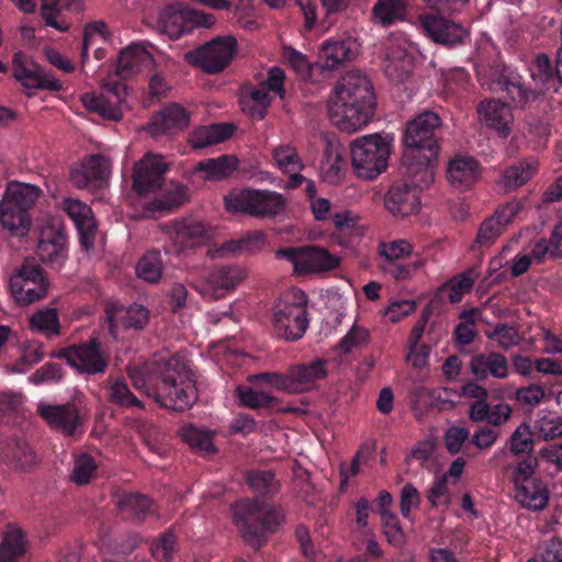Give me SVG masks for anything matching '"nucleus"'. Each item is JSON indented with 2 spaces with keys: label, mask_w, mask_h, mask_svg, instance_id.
I'll return each instance as SVG.
<instances>
[{
  "label": "nucleus",
  "mask_w": 562,
  "mask_h": 562,
  "mask_svg": "<svg viewBox=\"0 0 562 562\" xmlns=\"http://www.w3.org/2000/svg\"><path fill=\"white\" fill-rule=\"evenodd\" d=\"M126 371L134 387L143 390L164 408L183 412L198 400L196 387L180 356L161 357L143 366L128 367Z\"/></svg>",
  "instance_id": "f257e3e1"
},
{
  "label": "nucleus",
  "mask_w": 562,
  "mask_h": 562,
  "mask_svg": "<svg viewBox=\"0 0 562 562\" xmlns=\"http://www.w3.org/2000/svg\"><path fill=\"white\" fill-rule=\"evenodd\" d=\"M375 108L376 98L369 78L351 71L337 81L328 101V115L340 131L353 133L372 120Z\"/></svg>",
  "instance_id": "f03ea898"
},
{
  "label": "nucleus",
  "mask_w": 562,
  "mask_h": 562,
  "mask_svg": "<svg viewBox=\"0 0 562 562\" xmlns=\"http://www.w3.org/2000/svg\"><path fill=\"white\" fill-rule=\"evenodd\" d=\"M169 170V165L164 156L147 153L134 165L133 168V189L142 195L146 193L159 192L150 201H145L142 205L147 214L171 212L177 210L188 200V188L180 182H170L164 189L165 175Z\"/></svg>",
  "instance_id": "7ed1b4c3"
},
{
  "label": "nucleus",
  "mask_w": 562,
  "mask_h": 562,
  "mask_svg": "<svg viewBox=\"0 0 562 562\" xmlns=\"http://www.w3.org/2000/svg\"><path fill=\"white\" fill-rule=\"evenodd\" d=\"M233 522L243 540L255 550L263 547L268 537L276 533L284 522L280 506L261 501L259 497L243 498L233 507Z\"/></svg>",
  "instance_id": "20e7f679"
},
{
  "label": "nucleus",
  "mask_w": 562,
  "mask_h": 562,
  "mask_svg": "<svg viewBox=\"0 0 562 562\" xmlns=\"http://www.w3.org/2000/svg\"><path fill=\"white\" fill-rule=\"evenodd\" d=\"M440 116L425 111L407 122L403 135L402 165L435 170L439 154Z\"/></svg>",
  "instance_id": "39448f33"
},
{
  "label": "nucleus",
  "mask_w": 562,
  "mask_h": 562,
  "mask_svg": "<svg viewBox=\"0 0 562 562\" xmlns=\"http://www.w3.org/2000/svg\"><path fill=\"white\" fill-rule=\"evenodd\" d=\"M400 172L403 179L391 186L384 204L394 216L405 217L419 211L420 192L432 183L434 171L401 164Z\"/></svg>",
  "instance_id": "423d86ee"
},
{
  "label": "nucleus",
  "mask_w": 562,
  "mask_h": 562,
  "mask_svg": "<svg viewBox=\"0 0 562 562\" xmlns=\"http://www.w3.org/2000/svg\"><path fill=\"white\" fill-rule=\"evenodd\" d=\"M41 190L32 184L12 181L8 184L0 203V222L16 235L29 232V211L35 205Z\"/></svg>",
  "instance_id": "0eeeda50"
},
{
  "label": "nucleus",
  "mask_w": 562,
  "mask_h": 562,
  "mask_svg": "<svg viewBox=\"0 0 562 562\" xmlns=\"http://www.w3.org/2000/svg\"><path fill=\"white\" fill-rule=\"evenodd\" d=\"M391 147L385 137L370 134L350 145L351 166L359 178L373 180L386 170Z\"/></svg>",
  "instance_id": "6e6552de"
},
{
  "label": "nucleus",
  "mask_w": 562,
  "mask_h": 562,
  "mask_svg": "<svg viewBox=\"0 0 562 562\" xmlns=\"http://www.w3.org/2000/svg\"><path fill=\"white\" fill-rule=\"evenodd\" d=\"M307 296L301 290H294L276 304L272 315V329L277 337L285 341L301 339L307 327Z\"/></svg>",
  "instance_id": "1a4fd4ad"
},
{
  "label": "nucleus",
  "mask_w": 562,
  "mask_h": 562,
  "mask_svg": "<svg viewBox=\"0 0 562 562\" xmlns=\"http://www.w3.org/2000/svg\"><path fill=\"white\" fill-rule=\"evenodd\" d=\"M229 212L244 213L256 218H274L285 209V198L276 191L244 189L231 191L224 198Z\"/></svg>",
  "instance_id": "9d476101"
},
{
  "label": "nucleus",
  "mask_w": 562,
  "mask_h": 562,
  "mask_svg": "<svg viewBox=\"0 0 562 562\" xmlns=\"http://www.w3.org/2000/svg\"><path fill=\"white\" fill-rule=\"evenodd\" d=\"M487 85L509 108L525 109L537 99V92L525 82L517 70L508 66L494 69Z\"/></svg>",
  "instance_id": "9b49d317"
},
{
  "label": "nucleus",
  "mask_w": 562,
  "mask_h": 562,
  "mask_svg": "<svg viewBox=\"0 0 562 562\" xmlns=\"http://www.w3.org/2000/svg\"><path fill=\"white\" fill-rule=\"evenodd\" d=\"M237 42L233 36L216 37L184 54V60L206 74H218L232 61Z\"/></svg>",
  "instance_id": "f8f14e48"
},
{
  "label": "nucleus",
  "mask_w": 562,
  "mask_h": 562,
  "mask_svg": "<svg viewBox=\"0 0 562 562\" xmlns=\"http://www.w3.org/2000/svg\"><path fill=\"white\" fill-rule=\"evenodd\" d=\"M214 22L212 14L189 9L180 3L165 7L158 20L161 32L170 40H178L181 35L199 27L210 29Z\"/></svg>",
  "instance_id": "ddd939ff"
},
{
  "label": "nucleus",
  "mask_w": 562,
  "mask_h": 562,
  "mask_svg": "<svg viewBox=\"0 0 562 562\" xmlns=\"http://www.w3.org/2000/svg\"><path fill=\"white\" fill-rule=\"evenodd\" d=\"M278 259H285L297 273H315L334 270L339 266V258L317 246L279 248Z\"/></svg>",
  "instance_id": "4468645a"
},
{
  "label": "nucleus",
  "mask_w": 562,
  "mask_h": 562,
  "mask_svg": "<svg viewBox=\"0 0 562 562\" xmlns=\"http://www.w3.org/2000/svg\"><path fill=\"white\" fill-rule=\"evenodd\" d=\"M50 357L65 359L70 367L87 374L103 373L109 366L108 358L102 352L97 338H91L80 345L53 350Z\"/></svg>",
  "instance_id": "2eb2a0df"
},
{
  "label": "nucleus",
  "mask_w": 562,
  "mask_h": 562,
  "mask_svg": "<svg viewBox=\"0 0 562 562\" xmlns=\"http://www.w3.org/2000/svg\"><path fill=\"white\" fill-rule=\"evenodd\" d=\"M165 232L177 255L201 247L212 237L211 229L194 218L175 220L165 226Z\"/></svg>",
  "instance_id": "dca6fc26"
},
{
  "label": "nucleus",
  "mask_w": 562,
  "mask_h": 562,
  "mask_svg": "<svg viewBox=\"0 0 562 562\" xmlns=\"http://www.w3.org/2000/svg\"><path fill=\"white\" fill-rule=\"evenodd\" d=\"M423 32L435 43L452 48L464 43L469 32L460 23L435 13L419 16Z\"/></svg>",
  "instance_id": "f3484780"
},
{
  "label": "nucleus",
  "mask_w": 562,
  "mask_h": 562,
  "mask_svg": "<svg viewBox=\"0 0 562 562\" xmlns=\"http://www.w3.org/2000/svg\"><path fill=\"white\" fill-rule=\"evenodd\" d=\"M14 78L26 89L60 91V80L45 72L42 67L30 59L23 52H15L12 58Z\"/></svg>",
  "instance_id": "a211bd4d"
},
{
  "label": "nucleus",
  "mask_w": 562,
  "mask_h": 562,
  "mask_svg": "<svg viewBox=\"0 0 562 562\" xmlns=\"http://www.w3.org/2000/svg\"><path fill=\"white\" fill-rule=\"evenodd\" d=\"M0 461L12 470L29 472L40 463V458L25 438L13 436L1 443Z\"/></svg>",
  "instance_id": "6ab92c4d"
},
{
  "label": "nucleus",
  "mask_w": 562,
  "mask_h": 562,
  "mask_svg": "<svg viewBox=\"0 0 562 562\" xmlns=\"http://www.w3.org/2000/svg\"><path fill=\"white\" fill-rule=\"evenodd\" d=\"M125 86L122 83H108L101 94L85 93L81 101L87 110L98 113L108 120H120L122 116L119 104L123 100Z\"/></svg>",
  "instance_id": "aec40b11"
},
{
  "label": "nucleus",
  "mask_w": 562,
  "mask_h": 562,
  "mask_svg": "<svg viewBox=\"0 0 562 562\" xmlns=\"http://www.w3.org/2000/svg\"><path fill=\"white\" fill-rule=\"evenodd\" d=\"M358 55V44L351 37L329 38L319 49L318 69L333 71L339 69L346 63L351 61Z\"/></svg>",
  "instance_id": "412c9836"
},
{
  "label": "nucleus",
  "mask_w": 562,
  "mask_h": 562,
  "mask_svg": "<svg viewBox=\"0 0 562 562\" xmlns=\"http://www.w3.org/2000/svg\"><path fill=\"white\" fill-rule=\"evenodd\" d=\"M150 313L148 308L140 304H132L128 307L119 305H108L105 307V321L109 331L116 336L119 327L125 329L140 330L148 324Z\"/></svg>",
  "instance_id": "4be33fe9"
},
{
  "label": "nucleus",
  "mask_w": 562,
  "mask_h": 562,
  "mask_svg": "<svg viewBox=\"0 0 562 562\" xmlns=\"http://www.w3.org/2000/svg\"><path fill=\"white\" fill-rule=\"evenodd\" d=\"M36 255L40 260L52 269L59 270L67 258V238L58 229L47 228L41 232Z\"/></svg>",
  "instance_id": "5701e85b"
},
{
  "label": "nucleus",
  "mask_w": 562,
  "mask_h": 562,
  "mask_svg": "<svg viewBox=\"0 0 562 562\" xmlns=\"http://www.w3.org/2000/svg\"><path fill=\"white\" fill-rule=\"evenodd\" d=\"M524 209V201H510L496 209L494 214L480 226L476 241L484 246L491 245Z\"/></svg>",
  "instance_id": "b1692460"
},
{
  "label": "nucleus",
  "mask_w": 562,
  "mask_h": 562,
  "mask_svg": "<svg viewBox=\"0 0 562 562\" xmlns=\"http://www.w3.org/2000/svg\"><path fill=\"white\" fill-rule=\"evenodd\" d=\"M327 361L315 359L308 363L294 364L288 370V393L299 394L312 390L315 383L327 375Z\"/></svg>",
  "instance_id": "393cba45"
},
{
  "label": "nucleus",
  "mask_w": 562,
  "mask_h": 562,
  "mask_svg": "<svg viewBox=\"0 0 562 562\" xmlns=\"http://www.w3.org/2000/svg\"><path fill=\"white\" fill-rule=\"evenodd\" d=\"M61 207L74 222L80 236L81 245L88 249L93 246L97 223L92 210L86 203L71 198L63 200Z\"/></svg>",
  "instance_id": "a878e982"
},
{
  "label": "nucleus",
  "mask_w": 562,
  "mask_h": 562,
  "mask_svg": "<svg viewBox=\"0 0 562 562\" xmlns=\"http://www.w3.org/2000/svg\"><path fill=\"white\" fill-rule=\"evenodd\" d=\"M529 70L532 80L542 92H558L562 86V59L559 54L555 65L547 54H538Z\"/></svg>",
  "instance_id": "bb28decb"
},
{
  "label": "nucleus",
  "mask_w": 562,
  "mask_h": 562,
  "mask_svg": "<svg viewBox=\"0 0 562 562\" xmlns=\"http://www.w3.org/2000/svg\"><path fill=\"white\" fill-rule=\"evenodd\" d=\"M38 414L50 427L66 436H72L80 424L79 411L72 403L43 404L38 406Z\"/></svg>",
  "instance_id": "cd10ccee"
},
{
  "label": "nucleus",
  "mask_w": 562,
  "mask_h": 562,
  "mask_svg": "<svg viewBox=\"0 0 562 562\" xmlns=\"http://www.w3.org/2000/svg\"><path fill=\"white\" fill-rule=\"evenodd\" d=\"M481 122L490 130L495 131L499 137L506 138L510 134L513 113L502 100H484L477 106Z\"/></svg>",
  "instance_id": "c85d7f7f"
},
{
  "label": "nucleus",
  "mask_w": 562,
  "mask_h": 562,
  "mask_svg": "<svg viewBox=\"0 0 562 562\" xmlns=\"http://www.w3.org/2000/svg\"><path fill=\"white\" fill-rule=\"evenodd\" d=\"M154 59L150 53L139 44L130 45L119 55L116 74L127 79L143 70L153 67Z\"/></svg>",
  "instance_id": "c756f323"
},
{
  "label": "nucleus",
  "mask_w": 562,
  "mask_h": 562,
  "mask_svg": "<svg viewBox=\"0 0 562 562\" xmlns=\"http://www.w3.org/2000/svg\"><path fill=\"white\" fill-rule=\"evenodd\" d=\"M469 367L477 381H483L488 375L505 379L509 372L506 357L495 351L472 356Z\"/></svg>",
  "instance_id": "7c9ffc66"
},
{
  "label": "nucleus",
  "mask_w": 562,
  "mask_h": 562,
  "mask_svg": "<svg viewBox=\"0 0 562 562\" xmlns=\"http://www.w3.org/2000/svg\"><path fill=\"white\" fill-rule=\"evenodd\" d=\"M190 116L187 110L172 103L165 106L151 120L150 130L154 134H172L189 125Z\"/></svg>",
  "instance_id": "2f4dec72"
},
{
  "label": "nucleus",
  "mask_w": 562,
  "mask_h": 562,
  "mask_svg": "<svg viewBox=\"0 0 562 562\" xmlns=\"http://www.w3.org/2000/svg\"><path fill=\"white\" fill-rule=\"evenodd\" d=\"M447 177L453 187L468 190L480 177V164L473 157L458 156L450 161Z\"/></svg>",
  "instance_id": "473e14b6"
},
{
  "label": "nucleus",
  "mask_w": 562,
  "mask_h": 562,
  "mask_svg": "<svg viewBox=\"0 0 562 562\" xmlns=\"http://www.w3.org/2000/svg\"><path fill=\"white\" fill-rule=\"evenodd\" d=\"M237 158L234 155H221L216 158H207L198 161L193 175H199L203 180H221L229 177L237 168Z\"/></svg>",
  "instance_id": "72a5a7b5"
},
{
  "label": "nucleus",
  "mask_w": 562,
  "mask_h": 562,
  "mask_svg": "<svg viewBox=\"0 0 562 562\" xmlns=\"http://www.w3.org/2000/svg\"><path fill=\"white\" fill-rule=\"evenodd\" d=\"M516 501L532 512L543 510L549 503V490L540 479H532L530 482L516 487Z\"/></svg>",
  "instance_id": "f704fd0d"
},
{
  "label": "nucleus",
  "mask_w": 562,
  "mask_h": 562,
  "mask_svg": "<svg viewBox=\"0 0 562 562\" xmlns=\"http://www.w3.org/2000/svg\"><path fill=\"white\" fill-rule=\"evenodd\" d=\"M27 549L25 532L21 528L9 526L0 542V562H20Z\"/></svg>",
  "instance_id": "c9c22d12"
},
{
  "label": "nucleus",
  "mask_w": 562,
  "mask_h": 562,
  "mask_svg": "<svg viewBox=\"0 0 562 562\" xmlns=\"http://www.w3.org/2000/svg\"><path fill=\"white\" fill-rule=\"evenodd\" d=\"M235 128L236 127L231 123H215L207 126H200L191 133L189 143L192 148L202 149L225 142L233 135Z\"/></svg>",
  "instance_id": "e433bc0d"
},
{
  "label": "nucleus",
  "mask_w": 562,
  "mask_h": 562,
  "mask_svg": "<svg viewBox=\"0 0 562 562\" xmlns=\"http://www.w3.org/2000/svg\"><path fill=\"white\" fill-rule=\"evenodd\" d=\"M9 285L16 304L27 306L47 295L49 283L24 281L22 277H11Z\"/></svg>",
  "instance_id": "4c0bfd02"
},
{
  "label": "nucleus",
  "mask_w": 562,
  "mask_h": 562,
  "mask_svg": "<svg viewBox=\"0 0 562 562\" xmlns=\"http://www.w3.org/2000/svg\"><path fill=\"white\" fill-rule=\"evenodd\" d=\"M538 161L532 158L522 159L503 171L501 183L506 192L514 191L526 184L536 173Z\"/></svg>",
  "instance_id": "58836bf2"
},
{
  "label": "nucleus",
  "mask_w": 562,
  "mask_h": 562,
  "mask_svg": "<svg viewBox=\"0 0 562 562\" xmlns=\"http://www.w3.org/2000/svg\"><path fill=\"white\" fill-rule=\"evenodd\" d=\"M117 506L126 518L143 521L151 513L153 502L143 494L126 493L119 498Z\"/></svg>",
  "instance_id": "ea45409f"
},
{
  "label": "nucleus",
  "mask_w": 562,
  "mask_h": 562,
  "mask_svg": "<svg viewBox=\"0 0 562 562\" xmlns=\"http://www.w3.org/2000/svg\"><path fill=\"white\" fill-rule=\"evenodd\" d=\"M30 329L50 338L60 334V323L56 308L45 307L30 316Z\"/></svg>",
  "instance_id": "a19ab883"
},
{
  "label": "nucleus",
  "mask_w": 562,
  "mask_h": 562,
  "mask_svg": "<svg viewBox=\"0 0 562 562\" xmlns=\"http://www.w3.org/2000/svg\"><path fill=\"white\" fill-rule=\"evenodd\" d=\"M480 277V269L477 266H471L463 272L452 277L443 286L449 290V301L458 303L462 296L470 292L473 288L474 281Z\"/></svg>",
  "instance_id": "79ce46f5"
},
{
  "label": "nucleus",
  "mask_w": 562,
  "mask_h": 562,
  "mask_svg": "<svg viewBox=\"0 0 562 562\" xmlns=\"http://www.w3.org/2000/svg\"><path fill=\"white\" fill-rule=\"evenodd\" d=\"M98 469L99 465L91 454L79 453L74 459L69 480L77 486L87 485L97 477Z\"/></svg>",
  "instance_id": "37998d69"
},
{
  "label": "nucleus",
  "mask_w": 562,
  "mask_h": 562,
  "mask_svg": "<svg viewBox=\"0 0 562 562\" xmlns=\"http://www.w3.org/2000/svg\"><path fill=\"white\" fill-rule=\"evenodd\" d=\"M239 404L252 409L278 408L279 398L265 391H256L252 387L239 385L236 389Z\"/></svg>",
  "instance_id": "c03bdc74"
},
{
  "label": "nucleus",
  "mask_w": 562,
  "mask_h": 562,
  "mask_svg": "<svg viewBox=\"0 0 562 562\" xmlns=\"http://www.w3.org/2000/svg\"><path fill=\"white\" fill-rule=\"evenodd\" d=\"M265 240L266 235L263 232H248L239 239H231L225 241L218 251L221 252V256H224L226 252H255L262 248Z\"/></svg>",
  "instance_id": "a18cd8bd"
},
{
  "label": "nucleus",
  "mask_w": 562,
  "mask_h": 562,
  "mask_svg": "<svg viewBox=\"0 0 562 562\" xmlns=\"http://www.w3.org/2000/svg\"><path fill=\"white\" fill-rule=\"evenodd\" d=\"M247 271L244 267L225 265L215 268L211 276V282L218 289L231 290L236 288L245 278Z\"/></svg>",
  "instance_id": "49530a36"
},
{
  "label": "nucleus",
  "mask_w": 562,
  "mask_h": 562,
  "mask_svg": "<svg viewBox=\"0 0 562 562\" xmlns=\"http://www.w3.org/2000/svg\"><path fill=\"white\" fill-rule=\"evenodd\" d=\"M136 273L138 278L149 283L158 282L162 274L161 252L157 249H151L145 252L137 262Z\"/></svg>",
  "instance_id": "de8ad7c7"
},
{
  "label": "nucleus",
  "mask_w": 562,
  "mask_h": 562,
  "mask_svg": "<svg viewBox=\"0 0 562 562\" xmlns=\"http://www.w3.org/2000/svg\"><path fill=\"white\" fill-rule=\"evenodd\" d=\"M405 3L403 0H376L372 14L376 23L384 26L402 20L405 15Z\"/></svg>",
  "instance_id": "09e8293b"
},
{
  "label": "nucleus",
  "mask_w": 562,
  "mask_h": 562,
  "mask_svg": "<svg viewBox=\"0 0 562 562\" xmlns=\"http://www.w3.org/2000/svg\"><path fill=\"white\" fill-rule=\"evenodd\" d=\"M413 69L412 57L405 52L394 50L387 55L385 65V74L395 83L404 82L411 75Z\"/></svg>",
  "instance_id": "8fccbe9b"
},
{
  "label": "nucleus",
  "mask_w": 562,
  "mask_h": 562,
  "mask_svg": "<svg viewBox=\"0 0 562 562\" xmlns=\"http://www.w3.org/2000/svg\"><path fill=\"white\" fill-rule=\"evenodd\" d=\"M247 483L254 492L263 497H272L279 490V483L276 481L274 473L270 470L248 472Z\"/></svg>",
  "instance_id": "3c124183"
},
{
  "label": "nucleus",
  "mask_w": 562,
  "mask_h": 562,
  "mask_svg": "<svg viewBox=\"0 0 562 562\" xmlns=\"http://www.w3.org/2000/svg\"><path fill=\"white\" fill-rule=\"evenodd\" d=\"M178 550L177 535L175 528L170 527L150 546V552L155 560L160 562H169L172 560L175 552Z\"/></svg>",
  "instance_id": "603ef678"
},
{
  "label": "nucleus",
  "mask_w": 562,
  "mask_h": 562,
  "mask_svg": "<svg viewBox=\"0 0 562 562\" xmlns=\"http://www.w3.org/2000/svg\"><path fill=\"white\" fill-rule=\"evenodd\" d=\"M108 398L112 404L124 408L137 407L142 409L144 407L142 402L131 392L126 382L120 379L110 384Z\"/></svg>",
  "instance_id": "864d4df0"
},
{
  "label": "nucleus",
  "mask_w": 562,
  "mask_h": 562,
  "mask_svg": "<svg viewBox=\"0 0 562 562\" xmlns=\"http://www.w3.org/2000/svg\"><path fill=\"white\" fill-rule=\"evenodd\" d=\"M476 310H464L460 313L461 322L456 326L453 337L456 342L461 346L470 345L475 336Z\"/></svg>",
  "instance_id": "5fc2aeb1"
},
{
  "label": "nucleus",
  "mask_w": 562,
  "mask_h": 562,
  "mask_svg": "<svg viewBox=\"0 0 562 562\" xmlns=\"http://www.w3.org/2000/svg\"><path fill=\"white\" fill-rule=\"evenodd\" d=\"M282 57L284 63L304 79L312 78L313 72L318 69L317 63L311 64L305 55L292 47H285Z\"/></svg>",
  "instance_id": "6e6d98bb"
},
{
  "label": "nucleus",
  "mask_w": 562,
  "mask_h": 562,
  "mask_svg": "<svg viewBox=\"0 0 562 562\" xmlns=\"http://www.w3.org/2000/svg\"><path fill=\"white\" fill-rule=\"evenodd\" d=\"M76 0H43L41 7V15L46 25L59 31H66L67 26H63L56 20V15L63 11L70 10Z\"/></svg>",
  "instance_id": "4d7b16f0"
},
{
  "label": "nucleus",
  "mask_w": 562,
  "mask_h": 562,
  "mask_svg": "<svg viewBox=\"0 0 562 562\" xmlns=\"http://www.w3.org/2000/svg\"><path fill=\"white\" fill-rule=\"evenodd\" d=\"M272 157L277 166L284 172L303 169V164L296 149L289 145H282L273 149Z\"/></svg>",
  "instance_id": "13d9d810"
},
{
  "label": "nucleus",
  "mask_w": 562,
  "mask_h": 562,
  "mask_svg": "<svg viewBox=\"0 0 562 562\" xmlns=\"http://www.w3.org/2000/svg\"><path fill=\"white\" fill-rule=\"evenodd\" d=\"M381 522L387 542L396 548L402 547L405 542V535L397 516L391 512H383Z\"/></svg>",
  "instance_id": "bf43d9fd"
},
{
  "label": "nucleus",
  "mask_w": 562,
  "mask_h": 562,
  "mask_svg": "<svg viewBox=\"0 0 562 562\" xmlns=\"http://www.w3.org/2000/svg\"><path fill=\"white\" fill-rule=\"evenodd\" d=\"M249 97L254 102L250 113L256 120H263L267 115L268 108L271 105L273 97L271 95V91L258 83L256 87H252Z\"/></svg>",
  "instance_id": "052dcab7"
},
{
  "label": "nucleus",
  "mask_w": 562,
  "mask_h": 562,
  "mask_svg": "<svg viewBox=\"0 0 562 562\" xmlns=\"http://www.w3.org/2000/svg\"><path fill=\"white\" fill-rule=\"evenodd\" d=\"M369 339V330L355 324L339 341V349L344 353H349L356 348H362L367 346Z\"/></svg>",
  "instance_id": "680f3d73"
},
{
  "label": "nucleus",
  "mask_w": 562,
  "mask_h": 562,
  "mask_svg": "<svg viewBox=\"0 0 562 562\" xmlns=\"http://www.w3.org/2000/svg\"><path fill=\"white\" fill-rule=\"evenodd\" d=\"M81 165L94 184L95 182L103 181L108 177L110 162L103 155H91L87 157Z\"/></svg>",
  "instance_id": "e2e57ef3"
},
{
  "label": "nucleus",
  "mask_w": 562,
  "mask_h": 562,
  "mask_svg": "<svg viewBox=\"0 0 562 562\" xmlns=\"http://www.w3.org/2000/svg\"><path fill=\"white\" fill-rule=\"evenodd\" d=\"M486 336L488 339L497 341L498 346L505 350L519 342L518 330L503 323L497 324L493 330L487 331Z\"/></svg>",
  "instance_id": "0e129e2a"
},
{
  "label": "nucleus",
  "mask_w": 562,
  "mask_h": 562,
  "mask_svg": "<svg viewBox=\"0 0 562 562\" xmlns=\"http://www.w3.org/2000/svg\"><path fill=\"white\" fill-rule=\"evenodd\" d=\"M65 372L60 364L47 362L29 376V381L35 385L42 383H57Z\"/></svg>",
  "instance_id": "69168bd1"
},
{
  "label": "nucleus",
  "mask_w": 562,
  "mask_h": 562,
  "mask_svg": "<svg viewBox=\"0 0 562 562\" xmlns=\"http://www.w3.org/2000/svg\"><path fill=\"white\" fill-rule=\"evenodd\" d=\"M182 437L192 448L210 452L213 450L212 437L207 431L189 426L183 429Z\"/></svg>",
  "instance_id": "338daca9"
},
{
  "label": "nucleus",
  "mask_w": 562,
  "mask_h": 562,
  "mask_svg": "<svg viewBox=\"0 0 562 562\" xmlns=\"http://www.w3.org/2000/svg\"><path fill=\"white\" fill-rule=\"evenodd\" d=\"M470 431L464 427L451 426L443 436L445 447L447 451L454 456L462 449L464 442L469 439Z\"/></svg>",
  "instance_id": "774afa93"
}]
</instances>
